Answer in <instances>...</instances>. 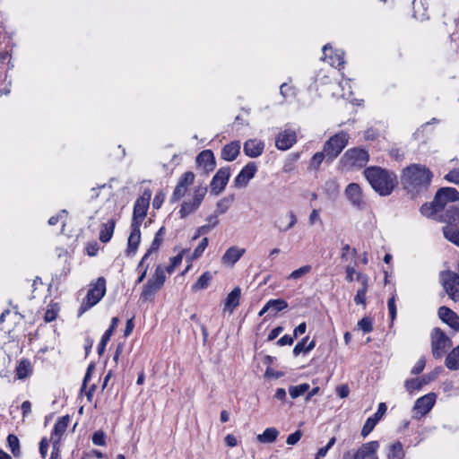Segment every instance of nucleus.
I'll list each match as a JSON object with an SVG mask.
<instances>
[{
    "label": "nucleus",
    "mask_w": 459,
    "mask_h": 459,
    "mask_svg": "<svg viewBox=\"0 0 459 459\" xmlns=\"http://www.w3.org/2000/svg\"><path fill=\"white\" fill-rule=\"evenodd\" d=\"M432 178L433 173L425 165L411 164L403 170L402 183L408 194L415 197L427 192Z\"/></svg>",
    "instance_id": "nucleus-1"
},
{
    "label": "nucleus",
    "mask_w": 459,
    "mask_h": 459,
    "mask_svg": "<svg viewBox=\"0 0 459 459\" xmlns=\"http://www.w3.org/2000/svg\"><path fill=\"white\" fill-rule=\"evenodd\" d=\"M364 175L371 187L381 196L390 195L396 186V175L380 167H369Z\"/></svg>",
    "instance_id": "nucleus-2"
},
{
    "label": "nucleus",
    "mask_w": 459,
    "mask_h": 459,
    "mask_svg": "<svg viewBox=\"0 0 459 459\" xmlns=\"http://www.w3.org/2000/svg\"><path fill=\"white\" fill-rule=\"evenodd\" d=\"M459 201V192L454 187L439 188L430 203H425L420 207V212L428 218H434L446 209L449 203Z\"/></svg>",
    "instance_id": "nucleus-3"
},
{
    "label": "nucleus",
    "mask_w": 459,
    "mask_h": 459,
    "mask_svg": "<svg viewBox=\"0 0 459 459\" xmlns=\"http://www.w3.org/2000/svg\"><path fill=\"white\" fill-rule=\"evenodd\" d=\"M349 142V134L341 131L331 136L324 144V152H325L328 162H332L346 147Z\"/></svg>",
    "instance_id": "nucleus-4"
},
{
    "label": "nucleus",
    "mask_w": 459,
    "mask_h": 459,
    "mask_svg": "<svg viewBox=\"0 0 459 459\" xmlns=\"http://www.w3.org/2000/svg\"><path fill=\"white\" fill-rule=\"evenodd\" d=\"M165 280V269L159 264L155 269L154 274L144 284L140 299L143 301L152 299L155 293L163 286Z\"/></svg>",
    "instance_id": "nucleus-5"
},
{
    "label": "nucleus",
    "mask_w": 459,
    "mask_h": 459,
    "mask_svg": "<svg viewBox=\"0 0 459 459\" xmlns=\"http://www.w3.org/2000/svg\"><path fill=\"white\" fill-rule=\"evenodd\" d=\"M105 293L106 280L104 277H100L94 286L88 290L86 299L79 308L78 316H81L88 309L95 306L104 297Z\"/></svg>",
    "instance_id": "nucleus-6"
},
{
    "label": "nucleus",
    "mask_w": 459,
    "mask_h": 459,
    "mask_svg": "<svg viewBox=\"0 0 459 459\" xmlns=\"http://www.w3.org/2000/svg\"><path fill=\"white\" fill-rule=\"evenodd\" d=\"M206 186H198L195 188L192 200L184 201L178 212L179 217L185 219L197 211L207 193Z\"/></svg>",
    "instance_id": "nucleus-7"
},
{
    "label": "nucleus",
    "mask_w": 459,
    "mask_h": 459,
    "mask_svg": "<svg viewBox=\"0 0 459 459\" xmlns=\"http://www.w3.org/2000/svg\"><path fill=\"white\" fill-rule=\"evenodd\" d=\"M431 338L432 354L436 359H440L451 347L452 342L439 328H434Z\"/></svg>",
    "instance_id": "nucleus-8"
},
{
    "label": "nucleus",
    "mask_w": 459,
    "mask_h": 459,
    "mask_svg": "<svg viewBox=\"0 0 459 459\" xmlns=\"http://www.w3.org/2000/svg\"><path fill=\"white\" fill-rule=\"evenodd\" d=\"M151 196V191L145 190L143 194L135 200L131 223L137 222V224L142 225L143 220L147 214Z\"/></svg>",
    "instance_id": "nucleus-9"
},
{
    "label": "nucleus",
    "mask_w": 459,
    "mask_h": 459,
    "mask_svg": "<svg viewBox=\"0 0 459 459\" xmlns=\"http://www.w3.org/2000/svg\"><path fill=\"white\" fill-rule=\"evenodd\" d=\"M369 156L367 151L360 148H352L348 150L343 157L342 160L345 165L350 167H363L368 161Z\"/></svg>",
    "instance_id": "nucleus-10"
},
{
    "label": "nucleus",
    "mask_w": 459,
    "mask_h": 459,
    "mask_svg": "<svg viewBox=\"0 0 459 459\" xmlns=\"http://www.w3.org/2000/svg\"><path fill=\"white\" fill-rule=\"evenodd\" d=\"M230 178V167L221 168L210 183V191L213 195H219L226 187Z\"/></svg>",
    "instance_id": "nucleus-11"
},
{
    "label": "nucleus",
    "mask_w": 459,
    "mask_h": 459,
    "mask_svg": "<svg viewBox=\"0 0 459 459\" xmlns=\"http://www.w3.org/2000/svg\"><path fill=\"white\" fill-rule=\"evenodd\" d=\"M344 195L354 208L360 211L366 208V202L359 184L350 183L345 188Z\"/></svg>",
    "instance_id": "nucleus-12"
},
{
    "label": "nucleus",
    "mask_w": 459,
    "mask_h": 459,
    "mask_svg": "<svg viewBox=\"0 0 459 459\" xmlns=\"http://www.w3.org/2000/svg\"><path fill=\"white\" fill-rule=\"evenodd\" d=\"M439 374V369L435 368L433 371L422 376L420 378H411L407 379L404 383L406 390L412 393L416 390H420L422 386L434 381Z\"/></svg>",
    "instance_id": "nucleus-13"
},
{
    "label": "nucleus",
    "mask_w": 459,
    "mask_h": 459,
    "mask_svg": "<svg viewBox=\"0 0 459 459\" xmlns=\"http://www.w3.org/2000/svg\"><path fill=\"white\" fill-rule=\"evenodd\" d=\"M257 165L254 161L248 162L242 168L240 172L234 179V186L236 187H245L248 182L255 177L257 172Z\"/></svg>",
    "instance_id": "nucleus-14"
},
{
    "label": "nucleus",
    "mask_w": 459,
    "mask_h": 459,
    "mask_svg": "<svg viewBox=\"0 0 459 459\" xmlns=\"http://www.w3.org/2000/svg\"><path fill=\"white\" fill-rule=\"evenodd\" d=\"M324 59L338 69L343 68L344 65V52L341 49L333 50L330 44L323 47Z\"/></svg>",
    "instance_id": "nucleus-15"
},
{
    "label": "nucleus",
    "mask_w": 459,
    "mask_h": 459,
    "mask_svg": "<svg viewBox=\"0 0 459 459\" xmlns=\"http://www.w3.org/2000/svg\"><path fill=\"white\" fill-rule=\"evenodd\" d=\"M196 164L205 174L213 171L216 168V160L212 150L202 151L195 159Z\"/></svg>",
    "instance_id": "nucleus-16"
},
{
    "label": "nucleus",
    "mask_w": 459,
    "mask_h": 459,
    "mask_svg": "<svg viewBox=\"0 0 459 459\" xmlns=\"http://www.w3.org/2000/svg\"><path fill=\"white\" fill-rule=\"evenodd\" d=\"M296 142V132L291 129H285L276 137L275 146L281 151H287L290 149Z\"/></svg>",
    "instance_id": "nucleus-17"
},
{
    "label": "nucleus",
    "mask_w": 459,
    "mask_h": 459,
    "mask_svg": "<svg viewBox=\"0 0 459 459\" xmlns=\"http://www.w3.org/2000/svg\"><path fill=\"white\" fill-rule=\"evenodd\" d=\"M439 319L450 326L454 331H459V316L451 308L442 306L437 310Z\"/></svg>",
    "instance_id": "nucleus-18"
},
{
    "label": "nucleus",
    "mask_w": 459,
    "mask_h": 459,
    "mask_svg": "<svg viewBox=\"0 0 459 459\" xmlns=\"http://www.w3.org/2000/svg\"><path fill=\"white\" fill-rule=\"evenodd\" d=\"M141 225L137 224V222L131 223V233L127 239V248H126V255L133 256L135 255L140 241H141Z\"/></svg>",
    "instance_id": "nucleus-19"
},
{
    "label": "nucleus",
    "mask_w": 459,
    "mask_h": 459,
    "mask_svg": "<svg viewBox=\"0 0 459 459\" xmlns=\"http://www.w3.org/2000/svg\"><path fill=\"white\" fill-rule=\"evenodd\" d=\"M288 307V302L283 299H269L259 312L262 316L268 313L267 316H274L277 313Z\"/></svg>",
    "instance_id": "nucleus-20"
},
{
    "label": "nucleus",
    "mask_w": 459,
    "mask_h": 459,
    "mask_svg": "<svg viewBox=\"0 0 459 459\" xmlns=\"http://www.w3.org/2000/svg\"><path fill=\"white\" fill-rule=\"evenodd\" d=\"M264 143L259 139H248L244 143L243 152L250 158L261 156L264 151Z\"/></svg>",
    "instance_id": "nucleus-21"
},
{
    "label": "nucleus",
    "mask_w": 459,
    "mask_h": 459,
    "mask_svg": "<svg viewBox=\"0 0 459 459\" xmlns=\"http://www.w3.org/2000/svg\"><path fill=\"white\" fill-rule=\"evenodd\" d=\"M436 397V394L429 393L418 398L414 404V410L421 415L427 414L434 406Z\"/></svg>",
    "instance_id": "nucleus-22"
},
{
    "label": "nucleus",
    "mask_w": 459,
    "mask_h": 459,
    "mask_svg": "<svg viewBox=\"0 0 459 459\" xmlns=\"http://www.w3.org/2000/svg\"><path fill=\"white\" fill-rule=\"evenodd\" d=\"M166 229L165 227H161L159 229V230L156 232L154 238L151 244L150 248L146 251L143 258L138 264V267L143 266L144 262L148 259V257L152 255V253L156 252L159 250L160 247L162 244L163 241V236L165 235Z\"/></svg>",
    "instance_id": "nucleus-23"
},
{
    "label": "nucleus",
    "mask_w": 459,
    "mask_h": 459,
    "mask_svg": "<svg viewBox=\"0 0 459 459\" xmlns=\"http://www.w3.org/2000/svg\"><path fill=\"white\" fill-rule=\"evenodd\" d=\"M69 421V415H65L57 420V421L54 425V429L52 430L50 437V441L52 443H54V441L56 440H57V444L60 443L61 437L65 432Z\"/></svg>",
    "instance_id": "nucleus-24"
},
{
    "label": "nucleus",
    "mask_w": 459,
    "mask_h": 459,
    "mask_svg": "<svg viewBox=\"0 0 459 459\" xmlns=\"http://www.w3.org/2000/svg\"><path fill=\"white\" fill-rule=\"evenodd\" d=\"M240 152V143L239 141H233L230 143H227L222 149L221 152V157L222 160L227 161H232L236 160Z\"/></svg>",
    "instance_id": "nucleus-25"
},
{
    "label": "nucleus",
    "mask_w": 459,
    "mask_h": 459,
    "mask_svg": "<svg viewBox=\"0 0 459 459\" xmlns=\"http://www.w3.org/2000/svg\"><path fill=\"white\" fill-rule=\"evenodd\" d=\"M244 248H238V247H230L222 255L221 261L223 264L233 265L235 264L245 254Z\"/></svg>",
    "instance_id": "nucleus-26"
},
{
    "label": "nucleus",
    "mask_w": 459,
    "mask_h": 459,
    "mask_svg": "<svg viewBox=\"0 0 459 459\" xmlns=\"http://www.w3.org/2000/svg\"><path fill=\"white\" fill-rule=\"evenodd\" d=\"M241 290L239 287L234 288L227 296L224 302V311L232 313L239 305Z\"/></svg>",
    "instance_id": "nucleus-27"
},
{
    "label": "nucleus",
    "mask_w": 459,
    "mask_h": 459,
    "mask_svg": "<svg viewBox=\"0 0 459 459\" xmlns=\"http://www.w3.org/2000/svg\"><path fill=\"white\" fill-rule=\"evenodd\" d=\"M379 448L378 441H370L361 445V446L355 452L357 459H363L366 457H372L377 454Z\"/></svg>",
    "instance_id": "nucleus-28"
},
{
    "label": "nucleus",
    "mask_w": 459,
    "mask_h": 459,
    "mask_svg": "<svg viewBox=\"0 0 459 459\" xmlns=\"http://www.w3.org/2000/svg\"><path fill=\"white\" fill-rule=\"evenodd\" d=\"M441 214L436 216L439 221L453 224L459 220V208L454 204L446 206V209L441 212Z\"/></svg>",
    "instance_id": "nucleus-29"
},
{
    "label": "nucleus",
    "mask_w": 459,
    "mask_h": 459,
    "mask_svg": "<svg viewBox=\"0 0 459 459\" xmlns=\"http://www.w3.org/2000/svg\"><path fill=\"white\" fill-rule=\"evenodd\" d=\"M357 280L361 281L362 286L360 289L357 290V293L354 297V302L356 305H363L366 306V294L368 291V276L358 273H357Z\"/></svg>",
    "instance_id": "nucleus-30"
},
{
    "label": "nucleus",
    "mask_w": 459,
    "mask_h": 459,
    "mask_svg": "<svg viewBox=\"0 0 459 459\" xmlns=\"http://www.w3.org/2000/svg\"><path fill=\"white\" fill-rule=\"evenodd\" d=\"M115 227L116 220L114 219H109L106 223L101 225L99 238L102 243H107L110 240L113 236Z\"/></svg>",
    "instance_id": "nucleus-31"
},
{
    "label": "nucleus",
    "mask_w": 459,
    "mask_h": 459,
    "mask_svg": "<svg viewBox=\"0 0 459 459\" xmlns=\"http://www.w3.org/2000/svg\"><path fill=\"white\" fill-rule=\"evenodd\" d=\"M279 436V431L275 428H267L262 434L256 437L258 442L263 444L273 443Z\"/></svg>",
    "instance_id": "nucleus-32"
},
{
    "label": "nucleus",
    "mask_w": 459,
    "mask_h": 459,
    "mask_svg": "<svg viewBox=\"0 0 459 459\" xmlns=\"http://www.w3.org/2000/svg\"><path fill=\"white\" fill-rule=\"evenodd\" d=\"M287 216L290 219V221L287 224L284 223V217L282 216H281L275 222V227H277L280 231H287L293 228L297 223V217L292 211H290Z\"/></svg>",
    "instance_id": "nucleus-33"
},
{
    "label": "nucleus",
    "mask_w": 459,
    "mask_h": 459,
    "mask_svg": "<svg viewBox=\"0 0 459 459\" xmlns=\"http://www.w3.org/2000/svg\"><path fill=\"white\" fill-rule=\"evenodd\" d=\"M32 371L31 364L29 359H22L16 367V377L18 379H24L30 375Z\"/></svg>",
    "instance_id": "nucleus-34"
},
{
    "label": "nucleus",
    "mask_w": 459,
    "mask_h": 459,
    "mask_svg": "<svg viewBox=\"0 0 459 459\" xmlns=\"http://www.w3.org/2000/svg\"><path fill=\"white\" fill-rule=\"evenodd\" d=\"M445 364L451 370L459 369V345L448 353Z\"/></svg>",
    "instance_id": "nucleus-35"
},
{
    "label": "nucleus",
    "mask_w": 459,
    "mask_h": 459,
    "mask_svg": "<svg viewBox=\"0 0 459 459\" xmlns=\"http://www.w3.org/2000/svg\"><path fill=\"white\" fill-rule=\"evenodd\" d=\"M404 457V451L403 444L400 441H396L390 445L388 447V459H403Z\"/></svg>",
    "instance_id": "nucleus-36"
},
{
    "label": "nucleus",
    "mask_w": 459,
    "mask_h": 459,
    "mask_svg": "<svg viewBox=\"0 0 459 459\" xmlns=\"http://www.w3.org/2000/svg\"><path fill=\"white\" fill-rule=\"evenodd\" d=\"M212 273L210 272H204L193 284L192 290L197 291L201 290H204L208 287L210 281H212Z\"/></svg>",
    "instance_id": "nucleus-37"
},
{
    "label": "nucleus",
    "mask_w": 459,
    "mask_h": 459,
    "mask_svg": "<svg viewBox=\"0 0 459 459\" xmlns=\"http://www.w3.org/2000/svg\"><path fill=\"white\" fill-rule=\"evenodd\" d=\"M8 446L14 457H20L22 455L20 449V441L14 434H9L7 437Z\"/></svg>",
    "instance_id": "nucleus-38"
},
{
    "label": "nucleus",
    "mask_w": 459,
    "mask_h": 459,
    "mask_svg": "<svg viewBox=\"0 0 459 459\" xmlns=\"http://www.w3.org/2000/svg\"><path fill=\"white\" fill-rule=\"evenodd\" d=\"M310 388V385L307 383H303L298 385H291L289 388L290 395L292 399H296L300 395L306 394Z\"/></svg>",
    "instance_id": "nucleus-39"
},
{
    "label": "nucleus",
    "mask_w": 459,
    "mask_h": 459,
    "mask_svg": "<svg viewBox=\"0 0 459 459\" xmlns=\"http://www.w3.org/2000/svg\"><path fill=\"white\" fill-rule=\"evenodd\" d=\"M233 200H234V195H230V196L224 197V198L221 199L216 204L215 212L218 214L225 213L230 207Z\"/></svg>",
    "instance_id": "nucleus-40"
},
{
    "label": "nucleus",
    "mask_w": 459,
    "mask_h": 459,
    "mask_svg": "<svg viewBox=\"0 0 459 459\" xmlns=\"http://www.w3.org/2000/svg\"><path fill=\"white\" fill-rule=\"evenodd\" d=\"M187 191H188V187L178 183L173 191V194L170 197V202L176 203V202L179 201L181 198H183L186 195Z\"/></svg>",
    "instance_id": "nucleus-41"
},
{
    "label": "nucleus",
    "mask_w": 459,
    "mask_h": 459,
    "mask_svg": "<svg viewBox=\"0 0 459 459\" xmlns=\"http://www.w3.org/2000/svg\"><path fill=\"white\" fill-rule=\"evenodd\" d=\"M195 181V174L192 171H186L180 176L178 183L189 187Z\"/></svg>",
    "instance_id": "nucleus-42"
},
{
    "label": "nucleus",
    "mask_w": 459,
    "mask_h": 459,
    "mask_svg": "<svg viewBox=\"0 0 459 459\" xmlns=\"http://www.w3.org/2000/svg\"><path fill=\"white\" fill-rule=\"evenodd\" d=\"M325 190L330 197H335L339 192V186L333 180H329L325 184Z\"/></svg>",
    "instance_id": "nucleus-43"
},
{
    "label": "nucleus",
    "mask_w": 459,
    "mask_h": 459,
    "mask_svg": "<svg viewBox=\"0 0 459 459\" xmlns=\"http://www.w3.org/2000/svg\"><path fill=\"white\" fill-rule=\"evenodd\" d=\"M443 233L446 239L454 243L459 236V230L446 226L443 228Z\"/></svg>",
    "instance_id": "nucleus-44"
},
{
    "label": "nucleus",
    "mask_w": 459,
    "mask_h": 459,
    "mask_svg": "<svg viewBox=\"0 0 459 459\" xmlns=\"http://www.w3.org/2000/svg\"><path fill=\"white\" fill-rule=\"evenodd\" d=\"M358 326L359 329L363 331V333H368L373 331V322L369 317H363L358 322Z\"/></svg>",
    "instance_id": "nucleus-45"
},
{
    "label": "nucleus",
    "mask_w": 459,
    "mask_h": 459,
    "mask_svg": "<svg viewBox=\"0 0 459 459\" xmlns=\"http://www.w3.org/2000/svg\"><path fill=\"white\" fill-rule=\"evenodd\" d=\"M107 435L102 430H98L93 433L91 440L95 446H106Z\"/></svg>",
    "instance_id": "nucleus-46"
},
{
    "label": "nucleus",
    "mask_w": 459,
    "mask_h": 459,
    "mask_svg": "<svg viewBox=\"0 0 459 459\" xmlns=\"http://www.w3.org/2000/svg\"><path fill=\"white\" fill-rule=\"evenodd\" d=\"M377 420L369 417L366 420V422H365V424H364V426H363V428L361 429V436L363 437H366L367 436H368L369 433L374 429V428L377 425Z\"/></svg>",
    "instance_id": "nucleus-47"
},
{
    "label": "nucleus",
    "mask_w": 459,
    "mask_h": 459,
    "mask_svg": "<svg viewBox=\"0 0 459 459\" xmlns=\"http://www.w3.org/2000/svg\"><path fill=\"white\" fill-rule=\"evenodd\" d=\"M335 442H336V437H331L329 439L328 443L325 446L318 449L316 458L320 459V458L325 457L327 455L328 451L335 444Z\"/></svg>",
    "instance_id": "nucleus-48"
},
{
    "label": "nucleus",
    "mask_w": 459,
    "mask_h": 459,
    "mask_svg": "<svg viewBox=\"0 0 459 459\" xmlns=\"http://www.w3.org/2000/svg\"><path fill=\"white\" fill-rule=\"evenodd\" d=\"M325 158H326V155L324 151L316 152L310 160V167L317 169Z\"/></svg>",
    "instance_id": "nucleus-49"
},
{
    "label": "nucleus",
    "mask_w": 459,
    "mask_h": 459,
    "mask_svg": "<svg viewBox=\"0 0 459 459\" xmlns=\"http://www.w3.org/2000/svg\"><path fill=\"white\" fill-rule=\"evenodd\" d=\"M112 334L113 333H111L109 331H106L102 335L101 340L98 345V354L100 356H101L105 352L107 343L110 340Z\"/></svg>",
    "instance_id": "nucleus-50"
},
{
    "label": "nucleus",
    "mask_w": 459,
    "mask_h": 459,
    "mask_svg": "<svg viewBox=\"0 0 459 459\" xmlns=\"http://www.w3.org/2000/svg\"><path fill=\"white\" fill-rule=\"evenodd\" d=\"M208 243H209L208 238H204L201 240V242L199 243V245L196 247V248L194 250L192 258L196 259V258L200 257L203 255V253L204 252V250L206 249Z\"/></svg>",
    "instance_id": "nucleus-51"
},
{
    "label": "nucleus",
    "mask_w": 459,
    "mask_h": 459,
    "mask_svg": "<svg viewBox=\"0 0 459 459\" xmlns=\"http://www.w3.org/2000/svg\"><path fill=\"white\" fill-rule=\"evenodd\" d=\"M311 270V266L310 265H304L295 271H293L288 277V279H292V280H296V279H299L300 277H302L303 275L308 273Z\"/></svg>",
    "instance_id": "nucleus-52"
},
{
    "label": "nucleus",
    "mask_w": 459,
    "mask_h": 459,
    "mask_svg": "<svg viewBox=\"0 0 459 459\" xmlns=\"http://www.w3.org/2000/svg\"><path fill=\"white\" fill-rule=\"evenodd\" d=\"M308 341V336L302 338L294 347L293 355L299 356L301 352L306 353V343Z\"/></svg>",
    "instance_id": "nucleus-53"
},
{
    "label": "nucleus",
    "mask_w": 459,
    "mask_h": 459,
    "mask_svg": "<svg viewBox=\"0 0 459 459\" xmlns=\"http://www.w3.org/2000/svg\"><path fill=\"white\" fill-rule=\"evenodd\" d=\"M444 178L450 183L459 185V168L450 170Z\"/></svg>",
    "instance_id": "nucleus-54"
},
{
    "label": "nucleus",
    "mask_w": 459,
    "mask_h": 459,
    "mask_svg": "<svg viewBox=\"0 0 459 459\" xmlns=\"http://www.w3.org/2000/svg\"><path fill=\"white\" fill-rule=\"evenodd\" d=\"M425 365H426L425 359L424 358H420L416 362V364L413 366V368H411V373L412 375H419V374H420L423 371V369L425 368Z\"/></svg>",
    "instance_id": "nucleus-55"
},
{
    "label": "nucleus",
    "mask_w": 459,
    "mask_h": 459,
    "mask_svg": "<svg viewBox=\"0 0 459 459\" xmlns=\"http://www.w3.org/2000/svg\"><path fill=\"white\" fill-rule=\"evenodd\" d=\"M387 307L390 314V318L394 321L396 317V305H395V297L393 296L388 299Z\"/></svg>",
    "instance_id": "nucleus-56"
},
{
    "label": "nucleus",
    "mask_w": 459,
    "mask_h": 459,
    "mask_svg": "<svg viewBox=\"0 0 459 459\" xmlns=\"http://www.w3.org/2000/svg\"><path fill=\"white\" fill-rule=\"evenodd\" d=\"M301 437H302L301 430H299V429L296 430L294 433L289 435V437H287L286 443L288 445L293 446L299 441Z\"/></svg>",
    "instance_id": "nucleus-57"
},
{
    "label": "nucleus",
    "mask_w": 459,
    "mask_h": 459,
    "mask_svg": "<svg viewBox=\"0 0 459 459\" xmlns=\"http://www.w3.org/2000/svg\"><path fill=\"white\" fill-rule=\"evenodd\" d=\"M386 410H387L386 404L385 403H380L378 404L377 412L371 418L377 420V421L378 422L380 420V419L386 412Z\"/></svg>",
    "instance_id": "nucleus-58"
},
{
    "label": "nucleus",
    "mask_w": 459,
    "mask_h": 459,
    "mask_svg": "<svg viewBox=\"0 0 459 459\" xmlns=\"http://www.w3.org/2000/svg\"><path fill=\"white\" fill-rule=\"evenodd\" d=\"M67 216V211L66 210H62L60 211V212L56 215H54L52 217L49 218L48 220V224L51 225V226H54L56 225L60 220L65 218Z\"/></svg>",
    "instance_id": "nucleus-59"
},
{
    "label": "nucleus",
    "mask_w": 459,
    "mask_h": 459,
    "mask_svg": "<svg viewBox=\"0 0 459 459\" xmlns=\"http://www.w3.org/2000/svg\"><path fill=\"white\" fill-rule=\"evenodd\" d=\"M294 336H290L289 334H285L283 335L282 337H281L278 341H277V345L279 346H284V345H291L294 342Z\"/></svg>",
    "instance_id": "nucleus-60"
},
{
    "label": "nucleus",
    "mask_w": 459,
    "mask_h": 459,
    "mask_svg": "<svg viewBox=\"0 0 459 459\" xmlns=\"http://www.w3.org/2000/svg\"><path fill=\"white\" fill-rule=\"evenodd\" d=\"M48 448V440L46 437H43L39 442V454L42 458H46Z\"/></svg>",
    "instance_id": "nucleus-61"
},
{
    "label": "nucleus",
    "mask_w": 459,
    "mask_h": 459,
    "mask_svg": "<svg viewBox=\"0 0 459 459\" xmlns=\"http://www.w3.org/2000/svg\"><path fill=\"white\" fill-rule=\"evenodd\" d=\"M379 135V132L375 128H368L364 132L366 140H375Z\"/></svg>",
    "instance_id": "nucleus-62"
},
{
    "label": "nucleus",
    "mask_w": 459,
    "mask_h": 459,
    "mask_svg": "<svg viewBox=\"0 0 459 459\" xmlns=\"http://www.w3.org/2000/svg\"><path fill=\"white\" fill-rule=\"evenodd\" d=\"M60 457V444H57V440L52 443V451L49 459H58Z\"/></svg>",
    "instance_id": "nucleus-63"
},
{
    "label": "nucleus",
    "mask_w": 459,
    "mask_h": 459,
    "mask_svg": "<svg viewBox=\"0 0 459 459\" xmlns=\"http://www.w3.org/2000/svg\"><path fill=\"white\" fill-rule=\"evenodd\" d=\"M336 393L340 398H346L350 394V389L347 385H340L336 388Z\"/></svg>",
    "instance_id": "nucleus-64"
}]
</instances>
